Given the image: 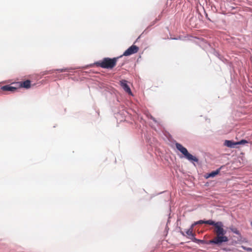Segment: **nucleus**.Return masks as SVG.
Listing matches in <instances>:
<instances>
[{"label": "nucleus", "mask_w": 252, "mask_h": 252, "mask_svg": "<svg viewBox=\"0 0 252 252\" xmlns=\"http://www.w3.org/2000/svg\"><path fill=\"white\" fill-rule=\"evenodd\" d=\"M59 71H60V72H64L66 70L65 69H58Z\"/></svg>", "instance_id": "obj_15"}, {"label": "nucleus", "mask_w": 252, "mask_h": 252, "mask_svg": "<svg viewBox=\"0 0 252 252\" xmlns=\"http://www.w3.org/2000/svg\"><path fill=\"white\" fill-rule=\"evenodd\" d=\"M176 147L180 152H181L183 154V155H184V157L189 160L190 161L195 162L198 161V158L192 156L190 154H189L188 152L187 149L185 147L183 146L181 144L176 143Z\"/></svg>", "instance_id": "obj_3"}, {"label": "nucleus", "mask_w": 252, "mask_h": 252, "mask_svg": "<svg viewBox=\"0 0 252 252\" xmlns=\"http://www.w3.org/2000/svg\"><path fill=\"white\" fill-rule=\"evenodd\" d=\"M127 81L125 80H122L120 81V85L126 92L129 94H132V93L129 87L127 84Z\"/></svg>", "instance_id": "obj_7"}, {"label": "nucleus", "mask_w": 252, "mask_h": 252, "mask_svg": "<svg viewBox=\"0 0 252 252\" xmlns=\"http://www.w3.org/2000/svg\"><path fill=\"white\" fill-rule=\"evenodd\" d=\"M241 248L243 249V250H245L247 251H249V252H252V248H247L246 247H245L244 246H241Z\"/></svg>", "instance_id": "obj_14"}, {"label": "nucleus", "mask_w": 252, "mask_h": 252, "mask_svg": "<svg viewBox=\"0 0 252 252\" xmlns=\"http://www.w3.org/2000/svg\"><path fill=\"white\" fill-rule=\"evenodd\" d=\"M182 234L183 235H184V233H183V232H182Z\"/></svg>", "instance_id": "obj_18"}, {"label": "nucleus", "mask_w": 252, "mask_h": 252, "mask_svg": "<svg viewBox=\"0 0 252 252\" xmlns=\"http://www.w3.org/2000/svg\"><path fill=\"white\" fill-rule=\"evenodd\" d=\"M120 57L113 58H105L102 60L96 62L94 64L97 67L111 69L116 66L118 59Z\"/></svg>", "instance_id": "obj_2"}, {"label": "nucleus", "mask_w": 252, "mask_h": 252, "mask_svg": "<svg viewBox=\"0 0 252 252\" xmlns=\"http://www.w3.org/2000/svg\"><path fill=\"white\" fill-rule=\"evenodd\" d=\"M18 89V86L15 85H6L1 87L0 90L4 92H14Z\"/></svg>", "instance_id": "obj_5"}, {"label": "nucleus", "mask_w": 252, "mask_h": 252, "mask_svg": "<svg viewBox=\"0 0 252 252\" xmlns=\"http://www.w3.org/2000/svg\"><path fill=\"white\" fill-rule=\"evenodd\" d=\"M139 48L135 45H132L130 47H129L125 52L123 53V55L121 56L120 57H122L123 56H128L133 54L137 53L138 51Z\"/></svg>", "instance_id": "obj_4"}, {"label": "nucleus", "mask_w": 252, "mask_h": 252, "mask_svg": "<svg viewBox=\"0 0 252 252\" xmlns=\"http://www.w3.org/2000/svg\"><path fill=\"white\" fill-rule=\"evenodd\" d=\"M220 170L217 169L216 171H214L211 173H209L207 177H214L220 173Z\"/></svg>", "instance_id": "obj_12"}, {"label": "nucleus", "mask_w": 252, "mask_h": 252, "mask_svg": "<svg viewBox=\"0 0 252 252\" xmlns=\"http://www.w3.org/2000/svg\"><path fill=\"white\" fill-rule=\"evenodd\" d=\"M237 145V142H235L231 140H225L224 142V145L229 148H234Z\"/></svg>", "instance_id": "obj_9"}, {"label": "nucleus", "mask_w": 252, "mask_h": 252, "mask_svg": "<svg viewBox=\"0 0 252 252\" xmlns=\"http://www.w3.org/2000/svg\"><path fill=\"white\" fill-rule=\"evenodd\" d=\"M251 226L252 227V221L251 222Z\"/></svg>", "instance_id": "obj_17"}, {"label": "nucleus", "mask_w": 252, "mask_h": 252, "mask_svg": "<svg viewBox=\"0 0 252 252\" xmlns=\"http://www.w3.org/2000/svg\"><path fill=\"white\" fill-rule=\"evenodd\" d=\"M229 229L234 233L241 236L240 232L236 228H235L233 226H230V227H229Z\"/></svg>", "instance_id": "obj_11"}, {"label": "nucleus", "mask_w": 252, "mask_h": 252, "mask_svg": "<svg viewBox=\"0 0 252 252\" xmlns=\"http://www.w3.org/2000/svg\"><path fill=\"white\" fill-rule=\"evenodd\" d=\"M193 227H194V224H192L190 228L186 231V233L187 235H188L189 236H193Z\"/></svg>", "instance_id": "obj_10"}, {"label": "nucleus", "mask_w": 252, "mask_h": 252, "mask_svg": "<svg viewBox=\"0 0 252 252\" xmlns=\"http://www.w3.org/2000/svg\"><path fill=\"white\" fill-rule=\"evenodd\" d=\"M12 85H17V86H18V88L23 87L28 89L31 87V81L29 80H27L24 82L12 83Z\"/></svg>", "instance_id": "obj_6"}, {"label": "nucleus", "mask_w": 252, "mask_h": 252, "mask_svg": "<svg viewBox=\"0 0 252 252\" xmlns=\"http://www.w3.org/2000/svg\"><path fill=\"white\" fill-rule=\"evenodd\" d=\"M214 222H215V221L212 220H199L198 221L195 222L192 224H194V226L195 225H196V224H203V223H205V224H207L213 225V224H214Z\"/></svg>", "instance_id": "obj_8"}, {"label": "nucleus", "mask_w": 252, "mask_h": 252, "mask_svg": "<svg viewBox=\"0 0 252 252\" xmlns=\"http://www.w3.org/2000/svg\"><path fill=\"white\" fill-rule=\"evenodd\" d=\"M151 119L153 120L154 121H156L155 118H153V117H151Z\"/></svg>", "instance_id": "obj_16"}, {"label": "nucleus", "mask_w": 252, "mask_h": 252, "mask_svg": "<svg viewBox=\"0 0 252 252\" xmlns=\"http://www.w3.org/2000/svg\"><path fill=\"white\" fill-rule=\"evenodd\" d=\"M213 225L215 227L214 232L216 236L213 239L210 240L208 244L219 245L222 243L227 242L228 238L225 235L226 231L223 229L222 222L221 221H215Z\"/></svg>", "instance_id": "obj_1"}, {"label": "nucleus", "mask_w": 252, "mask_h": 252, "mask_svg": "<svg viewBox=\"0 0 252 252\" xmlns=\"http://www.w3.org/2000/svg\"><path fill=\"white\" fill-rule=\"evenodd\" d=\"M247 143H248V141H246V140H242L239 142H237V145L245 144Z\"/></svg>", "instance_id": "obj_13"}]
</instances>
